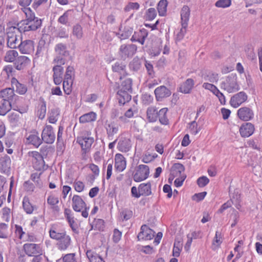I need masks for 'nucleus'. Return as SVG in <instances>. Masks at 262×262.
Instances as JSON below:
<instances>
[{
    "instance_id": "obj_1",
    "label": "nucleus",
    "mask_w": 262,
    "mask_h": 262,
    "mask_svg": "<svg viewBox=\"0 0 262 262\" xmlns=\"http://www.w3.org/2000/svg\"><path fill=\"white\" fill-rule=\"evenodd\" d=\"M21 10L26 15V19L17 23V27L13 28L20 33L35 31L40 28L42 24L41 19L35 17L34 13L30 8H23Z\"/></svg>"
},
{
    "instance_id": "obj_2",
    "label": "nucleus",
    "mask_w": 262,
    "mask_h": 262,
    "mask_svg": "<svg viewBox=\"0 0 262 262\" xmlns=\"http://www.w3.org/2000/svg\"><path fill=\"white\" fill-rule=\"evenodd\" d=\"M55 57L53 63L56 64H65L66 57L70 55V51L68 50L66 44L60 42L57 43L54 47Z\"/></svg>"
},
{
    "instance_id": "obj_3",
    "label": "nucleus",
    "mask_w": 262,
    "mask_h": 262,
    "mask_svg": "<svg viewBox=\"0 0 262 262\" xmlns=\"http://www.w3.org/2000/svg\"><path fill=\"white\" fill-rule=\"evenodd\" d=\"M221 88L229 93H233L239 90L237 82L236 74H231L223 79L221 83Z\"/></svg>"
},
{
    "instance_id": "obj_4",
    "label": "nucleus",
    "mask_w": 262,
    "mask_h": 262,
    "mask_svg": "<svg viewBox=\"0 0 262 262\" xmlns=\"http://www.w3.org/2000/svg\"><path fill=\"white\" fill-rule=\"evenodd\" d=\"M137 47L136 45L123 44L121 45L119 49L118 55L121 59L125 60L128 58H132L136 53Z\"/></svg>"
},
{
    "instance_id": "obj_5",
    "label": "nucleus",
    "mask_w": 262,
    "mask_h": 262,
    "mask_svg": "<svg viewBox=\"0 0 262 262\" xmlns=\"http://www.w3.org/2000/svg\"><path fill=\"white\" fill-rule=\"evenodd\" d=\"M149 174V168L147 165L140 164L137 166L133 173V179L135 182H139L146 180Z\"/></svg>"
},
{
    "instance_id": "obj_6",
    "label": "nucleus",
    "mask_w": 262,
    "mask_h": 262,
    "mask_svg": "<svg viewBox=\"0 0 262 262\" xmlns=\"http://www.w3.org/2000/svg\"><path fill=\"white\" fill-rule=\"evenodd\" d=\"M23 249L28 256L34 257L42 254V249L40 244L26 243L23 245Z\"/></svg>"
},
{
    "instance_id": "obj_7",
    "label": "nucleus",
    "mask_w": 262,
    "mask_h": 262,
    "mask_svg": "<svg viewBox=\"0 0 262 262\" xmlns=\"http://www.w3.org/2000/svg\"><path fill=\"white\" fill-rule=\"evenodd\" d=\"M90 135H91V133L87 132V136L78 137L77 139V142L81 146L82 155L85 154L90 151L94 141L93 137H89Z\"/></svg>"
},
{
    "instance_id": "obj_8",
    "label": "nucleus",
    "mask_w": 262,
    "mask_h": 262,
    "mask_svg": "<svg viewBox=\"0 0 262 262\" xmlns=\"http://www.w3.org/2000/svg\"><path fill=\"white\" fill-rule=\"evenodd\" d=\"M56 138L53 127L47 125L43 129L41 133V140L46 143L51 144L54 143Z\"/></svg>"
},
{
    "instance_id": "obj_9",
    "label": "nucleus",
    "mask_w": 262,
    "mask_h": 262,
    "mask_svg": "<svg viewBox=\"0 0 262 262\" xmlns=\"http://www.w3.org/2000/svg\"><path fill=\"white\" fill-rule=\"evenodd\" d=\"M132 146L130 139L121 135L118 137L117 148L121 152H126L129 151Z\"/></svg>"
},
{
    "instance_id": "obj_10",
    "label": "nucleus",
    "mask_w": 262,
    "mask_h": 262,
    "mask_svg": "<svg viewBox=\"0 0 262 262\" xmlns=\"http://www.w3.org/2000/svg\"><path fill=\"white\" fill-rule=\"evenodd\" d=\"M15 30H13V28H10L7 32V46L11 49H15L18 48L20 38L15 32Z\"/></svg>"
},
{
    "instance_id": "obj_11",
    "label": "nucleus",
    "mask_w": 262,
    "mask_h": 262,
    "mask_svg": "<svg viewBox=\"0 0 262 262\" xmlns=\"http://www.w3.org/2000/svg\"><path fill=\"white\" fill-rule=\"evenodd\" d=\"M140 230L137 236L139 241L150 240L155 236V232L146 225H143Z\"/></svg>"
},
{
    "instance_id": "obj_12",
    "label": "nucleus",
    "mask_w": 262,
    "mask_h": 262,
    "mask_svg": "<svg viewBox=\"0 0 262 262\" xmlns=\"http://www.w3.org/2000/svg\"><path fill=\"white\" fill-rule=\"evenodd\" d=\"M63 64H56L52 69L53 81L56 85L60 84L62 81L64 69L61 66Z\"/></svg>"
},
{
    "instance_id": "obj_13",
    "label": "nucleus",
    "mask_w": 262,
    "mask_h": 262,
    "mask_svg": "<svg viewBox=\"0 0 262 262\" xmlns=\"http://www.w3.org/2000/svg\"><path fill=\"white\" fill-rule=\"evenodd\" d=\"M247 95L245 92L242 91L233 96L231 98L230 102L233 107L236 108L243 103L245 102L247 100Z\"/></svg>"
},
{
    "instance_id": "obj_14",
    "label": "nucleus",
    "mask_w": 262,
    "mask_h": 262,
    "mask_svg": "<svg viewBox=\"0 0 262 262\" xmlns=\"http://www.w3.org/2000/svg\"><path fill=\"white\" fill-rule=\"evenodd\" d=\"M18 48L23 54H30L34 51V41L30 39L21 40Z\"/></svg>"
},
{
    "instance_id": "obj_15",
    "label": "nucleus",
    "mask_w": 262,
    "mask_h": 262,
    "mask_svg": "<svg viewBox=\"0 0 262 262\" xmlns=\"http://www.w3.org/2000/svg\"><path fill=\"white\" fill-rule=\"evenodd\" d=\"M155 94L156 99L159 101H161L164 98L169 97L171 93L165 86L162 85L155 89Z\"/></svg>"
},
{
    "instance_id": "obj_16",
    "label": "nucleus",
    "mask_w": 262,
    "mask_h": 262,
    "mask_svg": "<svg viewBox=\"0 0 262 262\" xmlns=\"http://www.w3.org/2000/svg\"><path fill=\"white\" fill-rule=\"evenodd\" d=\"M126 161L121 154H117L115 156V168L118 172L123 171L126 168Z\"/></svg>"
},
{
    "instance_id": "obj_17",
    "label": "nucleus",
    "mask_w": 262,
    "mask_h": 262,
    "mask_svg": "<svg viewBox=\"0 0 262 262\" xmlns=\"http://www.w3.org/2000/svg\"><path fill=\"white\" fill-rule=\"evenodd\" d=\"M147 36V31L145 29H142L138 31L135 32L130 40L132 42H138L143 45Z\"/></svg>"
},
{
    "instance_id": "obj_18",
    "label": "nucleus",
    "mask_w": 262,
    "mask_h": 262,
    "mask_svg": "<svg viewBox=\"0 0 262 262\" xmlns=\"http://www.w3.org/2000/svg\"><path fill=\"white\" fill-rule=\"evenodd\" d=\"M255 130L253 124L249 122L243 123L239 128V132L242 137L246 138L251 136Z\"/></svg>"
},
{
    "instance_id": "obj_19",
    "label": "nucleus",
    "mask_w": 262,
    "mask_h": 262,
    "mask_svg": "<svg viewBox=\"0 0 262 262\" xmlns=\"http://www.w3.org/2000/svg\"><path fill=\"white\" fill-rule=\"evenodd\" d=\"M112 71L119 75V79H121L127 74L126 64L121 61H117L112 66Z\"/></svg>"
},
{
    "instance_id": "obj_20",
    "label": "nucleus",
    "mask_w": 262,
    "mask_h": 262,
    "mask_svg": "<svg viewBox=\"0 0 262 262\" xmlns=\"http://www.w3.org/2000/svg\"><path fill=\"white\" fill-rule=\"evenodd\" d=\"M237 115L241 120L249 121L253 118L254 113L252 110L250 108L243 107L238 110Z\"/></svg>"
},
{
    "instance_id": "obj_21",
    "label": "nucleus",
    "mask_w": 262,
    "mask_h": 262,
    "mask_svg": "<svg viewBox=\"0 0 262 262\" xmlns=\"http://www.w3.org/2000/svg\"><path fill=\"white\" fill-rule=\"evenodd\" d=\"M26 139L28 144H32L36 147H39L42 143L41 138H40L38 133L36 130L31 132Z\"/></svg>"
},
{
    "instance_id": "obj_22",
    "label": "nucleus",
    "mask_w": 262,
    "mask_h": 262,
    "mask_svg": "<svg viewBox=\"0 0 262 262\" xmlns=\"http://www.w3.org/2000/svg\"><path fill=\"white\" fill-rule=\"evenodd\" d=\"M49 235L51 238L57 241V242L61 241L66 237L69 236L65 230H61L58 231L55 228H52L50 230Z\"/></svg>"
},
{
    "instance_id": "obj_23",
    "label": "nucleus",
    "mask_w": 262,
    "mask_h": 262,
    "mask_svg": "<svg viewBox=\"0 0 262 262\" xmlns=\"http://www.w3.org/2000/svg\"><path fill=\"white\" fill-rule=\"evenodd\" d=\"M86 204L82 199L78 195H74L72 198V208L76 212H81Z\"/></svg>"
},
{
    "instance_id": "obj_24",
    "label": "nucleus",
    "mask_w": 262,
    "mask_h": 262,
    "mask_svg": "<svg viewBox=\"0 0 262 262\" xmlns=\"http://www.w3.org/2000/svg\"><path fill=\"white\" fill-rule=\"evenodd\" d=\"M11 161L7 155L0 158V166L1 172L6 174L10 172Z\"/></svg>"
},
{
    "instance_id": "obj_25",
    "label": "nucleus",
    "mask_w": 262,
    "mask_h": 262,
    "mask_svg": "<svg viewBox=\"0 0 262 262\" xmlns=\"http://www.w3.org/2000/svg\"><path fill=\"white\" fill-rule=\"evenodd\" d=\"M132 92L128 91L119 90L117 92V99H118L119 103L120 105H123L126 102H129L132 98L130 94Z\"/></svg>"
},
{
    "instance_id": "obj_26",
    "label": "nucleus",
    "mask_w": 262,
    "mask_h": 262,
    "mask_svg": "<svg viewBox=\"0 0 262 262\" xmlns=\"http://www.w3.org/2000/svg\"><path fill=\"white\" fill-rule=\"evenodd\" d=\"M13 88H6L0 91V97L3 98V101L12 102L13 97L16 96L14 92Z\"/></svg>"
},
{
    "instance_id": "obj_27",
    "label": "nucleus",
    "mask_w": 262,
    "mask_h": 262,
    "mask_svg": "<svg viewBox=\"0 0 262 262\" xmlns=\"http://www.w3.org/2000/svg\"><path fill=\"white\" fill-rule=\"evenodd\" d=\"M30 62L29 58L25 56H20L17 57L14 61L15 68L18 70L24 69Z\"/></svg>"
},
{
    "instance_id": "obj_28",
    "label": "nucleus",
    "mask_w": 262,
    "mask_h": 262,
    "mask_svg": "<svg viewBox=\"0 0 262 262\" xmlns=\"http://www.w3.org/2000/svg\"><path fill=\"white\" fill-rule=\"evenodd\" d=\"M39 103L38 104L37 116L40 119H43L46 115L47 104L46 102L42 97H40Z\"/></svg>"
},
{
    "instance_id": "obj_29",
    "label": "nucleus",
    "mask_w": 262,
    "mask_h": 262,
    "mask_svg": "<svg viewBox=\"0 0 262 262\" xmlns=\"http://www.w3.org/2000/svg\"><path fill=\"white\" fill-rule=\"evenodd\" d=\"M189 8L188 6H184L181 9V26L182 28L185 29L187 28L189 19Z\"/></svg>"
},
{
    "instance_id": "obj_30",
    "label": "nucleus",
    "mask_w": 262,
    "mask_h": 262,
    "mask_svg": "<svg viewBox=\"0 0 262 262\" xmlns=\"http://www.w3.org/2000/svg\"><path fill=\"white\" fill-rule=\"evenodd\" d=\"M11 83L13 89L14 86L15 87L16 92L18 94L24 95L27 92V86L25 84L19 83L16 78L13 77L11 79Z\"/></svg>"
},
{
    "instance_id": "obj_31",
    "label": "nucleus",
    "mask_w": 262,
    "mask_h": 262,
    "mask_svg": "<svg viewBox=\"0 0 262 262\" xmlns=\"http://www.w3.org/2000/svg\"><path fill=\"white\" fill-rule=\"evenodd\" d=\"M105 129L108 137H113L118 133L119 126L115 121H112L106 125Z\"/></svg>"
},
{
    "instance_id": "obj_32",
    "label": "nucleus",
    "mask_w": 262,
    "mask_h": 262,
    "mask_svg": "<svg viewBox=\"0 0 262 262\" xmlns=\"http://www.w3.org/2000/svg\"><path fill=\"white\" fill-rule=\"evenodd\" d=\"M60 114V110L58 107H53L49 111L48 121L50 123L54 124L58 120Z\"/></svg>"
},
{
    "instance_id": "obj_33",
    "label": "nucleus",
    "mask_w": 262,
    "mask_h": 262,
    "mask_svg": "<svg viewBox=\"0 0 262 262\" xmlns=\"http://www.w3.org/2000/svg\"><path fill=\"white\" fill-rule=\"evenodd\" d=\"M71 238L70 235H69L61 241L57 242L56 246L58 250L64 251L69 248L71 245Z\"/></svg>"
},
{
    "instance_id": "obj_34",
    "label": "nucleus",
    "mask_w": 262,
    "mask_h": 262,
    "mask_svg": "<svg viewBox=\"0 0 262 262\" xmlns=\"http://www.w3.org/2000/svg\"><path fill=\"white\" fill-rule=\"evenodd\" d=\"M139 191L141 192V195L148 196L151 194V183H142L138 187Z\"/></svg>"
},
{
    "instance_id": "obj_35",
    "label": "nucleus",
    "mask_w": 262,
    "mask_h": 262,
    "mask_svg": "<svg viewBox=\"0 0 262 262\" xmlns=\"http://www.w3.org/2000/svg\"><path fill=\"white\" fill-rule=\"evenodd\" d=\"M96 119V114L93 112L85 114L79 118V122L81 123H85L94 121Z\"/></svg>"
},
{
    "instance_id": "obj_36",
    "label": "nucleus",
    "mask_w": 262,
    "mask_h": 262,
    "mask_svg": "<svg viewBox=\"0 0 262 262\" xmlns=\"http://www.w3.org/2000/svg\"><path fill=\"white\" fill-rule=\"evenodd\" d=\"M194 84V80L191 78L187 79L181 88V93L185 94L189 93Z\"/></svg>"
},
{
    "instance_id": "obj_37",
    "label": "nucleus",
    "mask_w": 262,
    "mask_h": 262,
    "mask_svg": "<svg viewBox=\"0 0 262 262\" xmlns=\"http://www.w3.org/2000/svg\"><path fill=\"white\" fill-rule=\"evenodd\" d=\"M167 111L168 109L167 108H163L158 112V117L162 124L167 125L168 124V119L167 117Z\"/></svg>"
},
{
    "instance_id": "obj_38",
    "label": "nucleus",
    "mask_w": 262,
    "mask_h": 262,
    "mask_svg": "<svg viewBox=\"0 0 262 262\" xmlns=\"http://www.w3.org/2000/svg\"><path fill=\"white\" fill-rule=\"evenodd\" d=\"M168 2L167 0H161L158 4L157 10L159 15L161 16H165L167 12Z\"/></svg>"
},
{
    "instance_id": "obj_39",
    "label": "nucleus",
    "mask_w": 262,
    "mask_h": 262,
    "mask_svg": "<svg viewBox=\"0 0 262 262\" xmlns=\"http://www.w3.org/2000/svg\"><path fill=\"white\" fill-rule=\"evenodd\" d=\"M72 35L77 39H80L82 38L83 33V29L81 25L77 24L73 26L72 29Z\"/></svg>"
},
{
    "instance_id": "obj_40",
    "label": "nucleus",
    "mask_w": 262,
    "mask_h": 262,
    "mask_svg": "<svg viewBox=\"0 0 262 262\" xmlns=\"http://www.w3.org/2000/svg\"><path fill=\"white\" fill-rule=\"evenodd\" d=\"M202 78L204 80L209 81L210 82H216L219 80V75L217 73L208 72L202 75Z\"/></svg>"
},
{
    "instance_id": "obj_41",
    "label": "nucleus",
    "mask_w": 262,
    "mask_h": 262,
    "mask_svg": "<svg viewBox=\"0 0 262 262\" xmlns=\"http://www.w3.org/2000/svg\"><path fill=\"white\" fill-rule=\"evenodd\" d=\"M12 102L3 101L0 106V115L5 116L12 108Z\"/></svg>"
},
{
    "instance_id": "obj_42",
    "label": "nucleus",
    "mask_w": 262,
    "mask_h": 262,
    "mask_svg": "<svg viewBox=\"0 0 262 262\" xmlns=\"http://www.w3.org/2000/svg\"><path fill=\"white\" fill-rule=\"evenodd\" d=\"M63 81V89L67 95H70L72 92V86L73 85L72 79H64Z\"/></svg>"
},
{
    "instance_id": "obj_43",
    "label": "nucleus",
    "mask_w": 262,
    "mask_h": 262,
    "mask_svg": "<svg viewBox=\"0 0 262 262\" xmlns=\"http://www.w3.org/2000/svg\"><path fill=\"white\" fill-rule=\"evenodd\" d=\"M23 206L24 210L28 214H31L33 212L34 208L29 201L28 197H24L23 201Z\"/></svg>"
},
{
    "instance_id": "obj_44",
    "label": "nucleus",
    "mask_w": 262,
    "mask_h": 262,
    "mask_svg": "<svg viewBox=\"0 0 262 262\" xmlns=\"http://www.w3.org/2000/svg\"><path fill=\"white\" fill-rule=\"evenodd\" d=\"M41 174L42 172H35L32 173L30 176L31 180L34 182L35 185L38 188H41L42 186V182L40 179Z\"/></svg>"
},
{
    "instance_id": "obj_45",
    "label": "nucleus",
    "mask_w": 262,
    "mask_h": 262,
    "mask_svg": "<svg viewBox=\"0 0 262 262\" xmlns=\"http://www.w3.org/2000/svg\"><path fill=\"white\" fill-rule=\"evenodd\" d=\"M132 79L131 78H127L125 79L122 82L119 90L132 92Z\"/></svg>"
},
{
    "instance_id": "obj_46",
    "label": "nucleus",
    "mask_w": 262,
    "mask_h": 262,
    "mask_svg": "<svg viewBox=\"0 0 262 262\" xmlns=\"http://www.w3.org/2000/svg\"><path fill=\"white\" fill-rule=\"evenodd\" d=\"M147 116L149 122H155L158 118V111L154 108H148L147 110Z\"/></svg>"
},
{
    "instance_id": "obj_47",
    "label": "nucleus",
    "mask_w": 262,
    "mask_h": 262,
    "mask_svg": "<svg viewBox=\"0 0 262 262\" xmlns=\"http://www.w3.org/2000/svg\"><path fill=\"white\" fill-rule=\"evenodd\" d=\"M187 129L190 134L194 135H196L200 130V128L198 127V124L195 120L188 123Z\"/></svg>"
},
{
    "instance_id": "obj_48",
    "label": "nucleus",
    "mask_w": 262,
    "mask_h": 262,
    "mask_svg": "<svg viewBox=\"0 0 262 262\" xmlns=\"http://www.w3.org/2000/svg\"><path fill=\"white\" fill-rule=\"evenodd\" d=\"M141 67V61L137 58H134L133 60L129 64V69L134 72L138 71L140 70Z\"/></svg>"
},
{
    "instance_id": "obj_49",
    "label": "nucleus",
    "mask_w": 262,
    "mask_h": 262,
    "mask_svg": "<svg viewBox=\"0 0 262 262\" xmlns=\"http://www.w3.org/2000/svg\"><path fill=\"white\" fill-rule=\"evenodd\" d=\"M9 122L14 126H16L19 120V114L15 112H12L8 115Z\"/></svg>"
},
{
    "instance_id": "obj_50",
    "label": "nucleus",
    "mask_w": 262,
    "mask_h": 262,
    "mask_svg": "<svg viewBox=\"0 0 262 262\" xmlns=\"http://www.w3.org/2000/svg\"><path fill=\"white\" fill-rule=\"evenodd\" d=\"M45 166V162L43 159L33 161V167L37 171H43Z\"/></svg>"
},
{
    "instance_id": "obj_51",
    "label": "nucleus",
    "mask_w": 262,
    "mask_h": 262,
    "mask_svg": "<svg viewBox=\"0 0 262 262\" xmlns=\"http://www.w3.org/2000/svg\"><path fill=\"white\" fill-rule=\"evenodd\" d=\"M18 56V53L15 50L8 51L5 57V60L7 62H13L15 60V58Z\"/></svg>"
},
{
    "instance_id": "obj_52",
    "label": "nucleus",
    "mask_w": 262,
    "mask_h": 262,
    "mask_svg": "<svg viewBox=\"0 0 262 262\" xmlns=\"http://www.w3.org/2000/svg\"><path fill=\"white\" fill-rule=\"evenodd\" d=\"M214 5L217 8H228L231 5V0H217Z\"/></svg>"
},
{
    "instance_id": "obj_53",
    "label": "nucleus",
    "mask_w": 262,
    "mask_h": 262,
    "mask_svg": "<svg viewBox=\"0 0 262 262\" xmlns=\"http://www.w3.org/2000/svg\"><path fill=\"white\" fill-rule=\"evenodd\" d=\"M8 226L5 223H0V238H7L8 237Z\"/></svg>"
},
{
    "instance_id": "obj_54",
    "label": "nucleus",
    "mask_w": 262,
    "mask_h": 262,
    "mask_svg": "<svg viewBox=\"0 0 262 262\" xmlns=\"http://www.w3.org/2000/svg\"><path fill=\"white\" fill-rule=\"evenodd\" d=\"M170 174L172 176V179L180 176V164L175 163L171 168Z\"/></svg>"
},
{
    "instance_id": "obj_55",
    "label": "nucleus",
    "mask_w": 262,
    "mask_h": 262,
    "mask_svg": "<svg viewBox=\"0 0 262 262\" xmlns=\"http://www.w3.org/2000/svg\"><path fill=\"white\" fill-rule=\"evenodd\" d=\"M133 29L130 27H125L122 33L119 34V37L121 39H125L128 38L133 33Z\"/></svg>"
},
{
    "instance_id": "obj_56",
    "label": "nucleus",
    "mask_w": 262,
    "mask_h": 262,
    "mask_svg": "<svg viewBox=\"0 0 262 262\" xmlns=\"http://www.w3.org/2000/svg\"><path fill=\"white\" fill-rule=\"evenodd\" d=\"M13 71V67L11 65H8L4 67L2 75L5 76L6 79H9L10 76L12 75Z\"/></svg>"
},
{
    "instance_id": "obj_57",
    "label": "nucleus",
    "mask_w": 262,
    "mask_h": 262,
    "mask_svg": "<svg viewBox=\"0 0 262 262\" xmlns=\"http://www.w3.org/2000/svg\"><path fill=\"white\" fill-rule=\"evenodd\" d=\"M145 67L148 76L150 77L153 78L155 76V71L152 64L149 61L145 60Z\"/></svg>"
},
{
    "instance_id": "obj_58",
    "label": "nucleus",
    "mask_w": 262,
    "mask_h": 262,
    "mask_svg": "<svg viewBox=\"0 0 262 262\" xmlns=\"http://www.w3.org/2000/svg\"><path fill=\"white\" fill-rule=\"evenodd\" d=\"M157 16V12L155 8L148 9L146 13V19L148 20H153Z\"/></svg>"
},
{
    "instance_id": "obj_59",
    "label": "nucleus",
    "mask_w": 262,
    "mask_h": 262,
    "mask_svg": "<svg viewBox=\"0 0 262 262\" xmlns=\"http://www.w3.org/2000/svg\"><path fill=\"white\" fill-rule=\"evenodd\" d=\"M69 11H67L60 16L58 19V22L64 25H68L69 23Z\"/></svg>"
},
{
    "instance_id": "obj_60",
    "label": "nucleus",
    "mask_w": 262,
    "mask_h": 262,
    "mask_svg": "<svg viewBox=\"0 0 262 262\" xmlns=\"http://www.w3.org/2000/svg\"><path fill=\"white\" fill-rule=\"evenodd\" d=\"M64 215L68 222H73L74 220V217L72 210L69 208H65L64 210Z\"/></svg>"
},
{
    "instance_id": "obj_61",
    "label": "nucleus",
    "mask_w": 262,
    "mask_h": 262,
    "mask_svg": "<svg viewBox=\"0 0 262 262\" xmlns=\"http://www.w3.org/2000/svg\"><path fill=\"white\" fill-rule=\"evenodd\" d=\"M172 253L175 257H179L180 255V242L177 239L174 243Z\"/></svg>"
},
{
    "instance_id": "obj_62",
    "label": "nucleus",
    "mask_w": 262,
    "mask_h": 262,
    "mask_svg": "<svg viewBox=\"0 0 262 262\" xmlns=\"http://www.w3.org/2000/svg\"><path fill=\"white\" fill-rule=\"evenodd\" d=\"M122 113L121 108H113L110 113V117L112 119H115L120 117Z\"/></svg>"
},
{
    "instance_id": "obj_63",
    "label": "nucleus",
    "mask_w": 262,
    "mask_h": 262,
    "mask_svg": "<svg viewBox=\"0 0 262 262\" xmlns=\"http://www.w3.org/2000/svg\"><path fill=\"white\" fill-rule=\"evenodd\" d=\"M209 182V179L206 176L200 177L197 180V184L200 187H203L207 185Z\"/></svg>"
},
{
    "instance_id": "obj_64",
    "label": "nucleus",
    "mask_w": 262,
    "mask_h": 262,
    "mask_svg": "<svg viewBox=\"0 0 262 262\" xmlns=\"http://www.w3.org/2000/svg\"><path fill=\"white\" fill-rule=\"evenodd\" d=\"M64 262H77L75 253H69L62 256Z\"/></svg>"
}]
</instances>
